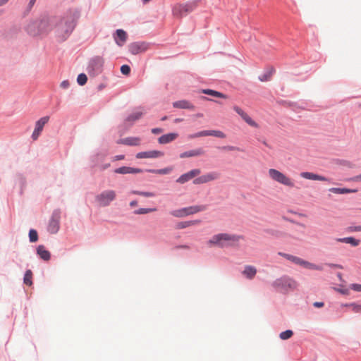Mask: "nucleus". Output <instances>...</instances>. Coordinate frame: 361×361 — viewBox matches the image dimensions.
I'll return each mask as SVG.
<instances>
[{"label":"nucleus","mask_w":361,"mask_h":361,"mask_svg":"<svg viewBox=\"0 0 361 361\" xmlns=\"http://www.w3.org/2000/svg\"><path fill=\"white\" fill-rule=\"evenodd\" d=\"M144 112L143 111H137V112H135L130 115H129L126 120V122H130V123H133L135 122V121L140 119L142 116L143 115Z\"/></svg>","instance_id":"29"},{"label":"nucleus","mask_w":361,"mask_h":361,"mask_svg":"<svg viewBox=\"0 0 361 361\" xmlns=\"http://www.w3.org/2000/svg\"><path fill=\"white\" fill-rule=\"evenodd\" d=\"M172 171V168L168 167L165 169H157V170H149V172L157 173V174H167L169 173Z\"/></svg>","instance_id":"37"},{"label":"nucleus","mask_w":361,"mask_h":361,"mask_svg":"<svg viewBox=\"0 0 361 361\" xmlns=\"http://www.w3.org/2000/svg\"><path fill=\"white\" fill-rule=\"evenodd\" d=\"M271 75V73H269V76H267V75H264L260 77L259 79L261 81L268 80Z\"/></svg>","instance_id":"52"},{"label":"nucleus","mask_w":361,"mask_h":361,"mask_svg":"<svg viewBox=\"0 0 361 361\" xmlns=\"http://www.w3.org/2000/svg\"><path fill=\"white\" fill-rule=\"evenodd\" d=\"M235 111L239 114L241 118L250 126L258 128L257 123L254 121L245 112H244L240 107L235 106L233 107Z\"/></svg>","instance_id":"16"},{"label":"nucleus","mask_w":361,"mask_h":361,"mask_svg":"<svg viewBox=\"0 0 361 361\" xmlns=\"http://www.w3.org/2000/svg\"><path fill=\"white\" fill-rule=\"evenodd\" d=\"M70 85V83L68 80H63L61 82L60 87L63 89H67Z\"/></svg>","instance_id":"47"},{"label":"nucleus","mask_w":361,"mask_h":361,"mask_svg":"<svg viewBox=\"0 0 361 361\" xmlns=\"http://www.w3.org/2000/svg\"><path fill=\"white\" fill-rule=\"evenodd\" d=\"M204 154V151L202 149L199 148L196 149L190 150L188 152H183L180 154V157L182 159L188 158L192 157H197L202 155Z\"/></svg>","instance_id":"23"},{"label":"nucleus","mask_w":361,"mask_h":361,"mask_svg":"<svg viewBox=\"0 0 361 361\" xmlns=\"http://www.w3.org/2000/svg\"><path fill=\"white\" fill-rule=\"evenodd\" d=\"M257 274V269L250 265L245 267L243 274L248 279H252Z\"/></svg>","instance_id":"25"},{"label":"nucleus","mask_w":361,"mask_h":361,"mask_svg":"<svg viewBox=\"0 0 361 361\" xmlns=\"http://www.w3.org/2000/svg\"><path fill=\"white\" fill-rule=\"evenodd\" d=\"M32 273L31 270H27L23 279L24 283L27 286H31L32 284Z\"/></svg>","instance_id":"33"},{"label":"nucleus","mask_w":361,"mask_h":361,"mask_svg":"<svg viewBox=\"0 0 361 361\" xmlns=\"http://www.w3.org/2000/svg\"><path fill=\"white\" fill-rule=\"evenodd\" d=\"M164 156V153L158 150H152L147 152H141L136 154L137 159L158 158Z\"/></svg>","instance_id":"14"},{"label":"nucleus","mask_w":361,"mask_h":361,"mask_svg":"<svg viewBox=\"0 0 361 361\" xmlns=\"http://www.w3.org/2000/svg\"><path fill=\"white\" fill-rule=\"evenodd\" d=\"M35 1L36 0H30L29 3L30 6H32L35 4Z\"/></svg>","instance_id":"56"},{"label":"nucleus","mask_w":361,"mask_h":361,"mask_svg":"<svg viewBox=\"0 0 361 361\" xmlns=\"http://www.w3.org/2000/svg\"><path fill=\"white\" fill-rule=\"evenodd\" d=\"M178 247L182 248V249H189V246H188V245H180V246H178Z\"/></svg>","instance_id":"55"},{"label":"nucleus","mask_w":361,"mask_h":361,"mask_svg":"<svg viewBox=\"0 0 361 361\" xmlns=\"http://www.w3.org/2000/svg\"><path fill=\"white\" fill-rule=\"evenodd\" d=\"M205 209L206 206L204 205H195L184 208L185 216L192 215Z\"/></svg>","instance_id":"21"},{"label":"nucleus","mask_w":361,"mask_h":361,"mask_svg":"<svg viewBox=\"0 0 361 361\" xmlns=\"http://www.w3.org/2000/svg\"><path fill=\"white\" fill-rule=\"evenodd\" d=\"M104 64V59L102 57L97 56L93 59L91 65L97 70L100 71Z\"/></svg>","instance_id":"30"},{"label":"nucleus","mask_w":361,"mask_h":361,"mask_svg":"<svg viewBox=\"0 0 361 361\" xmlns=\"http://www.w3.org/2000/svg\"><path fill=\"white\" fill-rule=\"evenodd\" d=\"M219 176L220 175L217 172H210L195 178L193 183L196 185L204 184L216 180L219 178Z\"/></svg>","instance_id":"12"},{"label":"nucleus","mask_w":361,"mask_h":361,"mask_svg":"<svg viewBox=\"0 0 361 361\" xmlns=\"http://www.w3.org/2000/svg\"><path fill=\"white\" fill-rule=\"evenodd\" d=\"M137 205V202L136 200H133L130 202V206L133 207Z\"/></svg>","instance_id":"54"},{"label":"nucleus","mask_w":361,"mask_h":361,"mask_svg":"<svg viewBox=\"0 0 361 361\" xmlns=\"http://www.w3.org/2000/svg\"><path fill=\"white\" fill-rule=\"evenodd\" d=\"M329 190L334 193H337V194H345V193L357 192V190H350V189H347V188H331Z\"/></svg>","instance_id":"31"},{"label":"nucleus","mask_w":361,"mask_h":361,"mask_svg":"<svg viewBox=\"0 0 361 361\" xmlns=\"http://www.w3.org/2000/svg\"><path fill=\"white\" fill-rule=\"evenodd\" d=\"M179 121H180V119H176V122H178Z\"/></svg>","instance_id":"62"},{"label":"nucleus","mask_w":361,"mask_h":361,"mask_svg":"<svg viewBox=\"0 0 361 361\" xmlns=\"http://www.w3.org/2000/svg\"><path fill=\"white\" fill-rule=\"evenodd\" d=\"M162 131H163V130L161 128H159L152 129V133L154 134H159V133H162Z\"/></svg>","instance_id":"48"},{"label":"nucleus","mask_w":361,"mask_h":361,"mask_svg":"<svg viewBox=\"0 0 361 361\" xmlns=\"http://www.w3.org/2000/svg\"><path fill=\"white\" fill-rule=\"evenodd\" d=\"M337 242L345 243L352 245L353 246H357L360 241L353 237H346L343 238H336Z\"/></svg>","instance_id":"28"},{"label":"nucleus","mask_w":361,"mask_h":361,"mask_svg":"<svg viewBox=\"0 0 361 361\" xmlns=\"http://www.w3.org/2000/svg\"><path fill=\"white\" fill-rule=\"evenodd\" d=\"M125 158L124 155H117L113 158L114 161L122 160Z\"/></svg>","instance_id":"51"},{"label":"nucleus","mask_w":361,"mask_h":361,"mask_svg":"<svg viewBox=\"0 0 361 361\" xmlns=\"http://www.w3.org/2000/svg\"><path fill=\"white\" fill-rule=\"evenodd\" d=\"M178 136V133H176L165 134L159 137L158 142L161 145L167 144L175 140Z\"/></svg>","instance_id":"19"},{"label":"nucleus","mask_w":361,"mask_h":361,"mask_svg":"<svg viewBox=\"0 0 361 361\" xmlns=\"http://www.w3.org/2000/svg\"><path fill=\"white\" fill-rule=\"evenodd\" d=\"M300 176L303 178L314 180H320V181H328L329 179L324 176H319L311 172H302L300 173Z\"/></svg>","instance_id":"18"},{"label":"nucleus","mask_w":361,"mask_h":361,"mask_svg":"<svg viewBox=\"0 0 361 361\" xmlns=\"http://www.w3.org/2000/svg\"><path fill=\"white\" fill-rule=\"evenodd\" d=\"M60 213L54 212L49 220L47 230L51 234H55L59 229L60 224Z\"/></svg>","instance_id":"9"},{"label":"nucleus","mask_w":361,"mask_h":361,"mask_svg":"<svg viewBox=\"0 0 361 361\" xmlns=\"http://www.w3.org/2000/svg\"><path fill=\"white\" fill-rule=\"evenodd\" d=\"M268 175L272 180L277 182L283 185L288 188L295 187L294 180L279 170L275 169H270L268 171Z\"/></svg>","instance_id":"3"},{"label":"nucleus","mask_w":361,"mask_h":361,"mask_svg":"<svg viewBox=\"0 0 361 361\" xmlns=\"http://www.w3.org/2000/svg\"><path fill=\"white\" fill-rule=\"evenodd\" d=\"M149 49V44L147 42H133L128 45V50L132 54H138Z\"/></svg>","instance_id":"11"},{"label":"nucleus","mask_w":361,"mask_h":361,"mask_svg":"<svg viewBox=\"0 0 361 361\" xmlns=\"http://www.w3.org/2000/svg\"><path fill=\"white\" fill-rule=\"evenodd\" d=\"M293 334V331L291 330H286L285 331H283L280 334L279 337L282 340H286L290 338Z\"/></svg>","instance_id":"40"},{"label":"nucleus","mask_w":361,"mask_h":361,"mask_svg":"<svg viewBox=\"0 0 361 361\" xmlns=\"http://www.w3.org/2000/svg\"><path fill=\"white\" fill-rule=\"evenodd\" d=\"M203 136H208V130L200 131V132H198L197 133L190 135L188 136V137L190 139H194V138H197V137H203Z\"/></svg>","instance_id":"41"},{"label":"nucleus","mask_w":361,"mask_h":361,"mask_svg":"<svg viewBox=\"0 0 361 361\" xmlns=\"http://www.w3.org/2000/svg\"><path fill=\"white\" fill-rule=\"evenodd\" d=\"M199 2L200 0H193L185 4H176L173 8V15L177 18H182L194 11L197 7Z\"/></svg>","instance_id":"4"},{"label":"nucleus","mask_w":361,"mask_h":361,"mask_svg":"<svg viewBox=\"0 0 361 361\" xmlns=\"http://www.w3.org/2000/svg\"><path fill=\"white\" fill-rule=\"evenodd\" d=\"M114 172L119 174H127V173H139L142 172L140 169L132 168L128 166H122L115 169Z\"/></svg>","instance_id":"20"},{"label":"nucleus","mask_w":361,"mask_h":361,"mask_svg":"<svg viewBox=\"0 0 361 361\" xmlns=\"http://www.w3.org/2000/svg\"><path fill=\"white\" fill-rule=\"evenodd\" d=\"M53 18L54 17H43L37 20L39 35L47 33L52 29L54 30Z\"/></svg>","instance_id":"8"},{"label":"nucleus","mask_w":361,"mask_h":361,"mask_svg":"<svg viewBox=\"0 0 361 361\" xmlns=\"http://www.w3.org/2000/svg\"><path fill=\"white\" fill-rule=\"evenodd\" d=\"M37 254L39 255V257L45 260L48 261L50 259V252L47 250L44 245H39L37 249Z\"/></svg>","instance_id":"26"},{"label":"nucleus","mask_w":361,"mask_h":361,"mask_svg":"<svg viewBox=\"0 0 361 361\" xmlns=\"http://www.w3.org/2000/svg\"><path fill=\"white\" fill-rule=\"evenodd\" d=\"M114 38L116 44L119 47H122L126 43L128 35L123 30L118 29L116 31Z\"/></svg>","instance_id":"15"},{"label":"nucleus","mask_w":361,"mask_h":361,"mask_svg":"<svg viewBox=\"0 0 361 361\" xmlns=\"http://www.w3.org/2000/svg\"><path fill=\"white\" fill-rule=\"evenodd\" d=\"M157 209L155 208H140L134 212L135 214H145L149 212H155Z\"/></svg>","instance_id":"36"},{"label":"nucleus","mask_w":361,"mask_h":361,"mask_svg":"<svg viewBox=\"0 0 361 361\" xmlns=\"http://www.w3.org/2000/svg\"><path fill=\"white\" fill-rule=\"evenodd\" d=\"M353 180L354 181H361V174L354 177Z\"/></svg>","instance_id":"53"},{"label":"nucleus","mask_w":361,"mask_h":361,"mask_svg":"<svg viewBox=\"0 0 361 361\" xmlns=\"http://www.w3.org/2000/svg\"><path fill=\"white\" fill-rule=\"evenodd\" d=\"M49 120V116H44V117L41 118L40 119H39L35 123V127L34 131L32 134V138L34 140H36L38 139L39 135L41 134V133L43 130L44 126H45V124H47L48 123Z\"/></svg>","instance_id":"10"},{"label":"nucleus","mask_w":361,"mask_h":361,"mask_svg":"<svg viewBox=\"0 0 361 361\" xmlns=\"http://www.w3.org/2000/svg\"><path fill=\"white\" fill-rule=\"evenodd\" d=\"M174 108L185 109H194L195 106L187 100H180L173 103Z\"/></svg>","instance_id":"24"},{"label":"nucleus","mask_w":361,"mask_h":361,"mask_svg":"<svg viewBox=\"0 0 361 361\" xmlns=\"http://www.w3.org/2000/svg\"><path fill=\"white\" fill-rule=\"evenodd\" d=\"M109 166H110V164H106V165H104V166H103L102 169H107L108 167H109Z\"/></svg>","instance_id":"57"},{"label":"nucleus","mask_w":361,"mask_h":361,"mask_svg":"<svg viewBox=\"0 0 361 361\" xmlns=\"http://www.w3.org/2000/svg\"><path fill=\"white\" fill-rule=\"evenodd\" d=\"M117 143L128 146H138L141 143V139L138 137H128L118 140Z\"/></svg>","instance_id":"17"},{"label":"nucleus","mask_w":361,"mask_h":361,"mask_svg":"<svg viewBox=\"0 0 361 361\" xmlns=\"http://www.w3.org/2000/svg\"><path fill=\"white\" fill-rule=\"evenodd\" d=\"M87 78L85 74L80 73V75H78L77 81L80 85H84L87 82Z\"/></svg>","instance_id":"43"},{"label":"nucleus","mask_w":361,"mask_h":361,"mask_svg":"<svg viewBox=\"0 0 361 361\" xmlns=\"http://www.w3.org/2000/svg\"><path fill=\"white\" fill-rule=\"evenodd\" d=\"M171 214L175 217H179V218L186 216L184 208L171 211Z\"/></svg>","instance_id":"35"},{"label":"nucleus","mask_w":361,"mask_h":361,"mask_svg":"<svg viewBox=\"0 0 361 361\" xmlns=\"http://www.w3.org/2000/svg\"><path fill=\"white\" fill-rule=\"evenodd\" d=\"M78 17L76 11H69L61 18H53L54 30L59 40L64 41L70 36L75 26Z\"/></svg>","instance_id":"1"},{"label":"nucleus","mask_w":361,"mask_h":361,"mask_svg":"<svg viewBox=\"0 0 361 361\" xmlns=\"http://www.w3.org/2000/svg\"><path fill=\"white\" fill-rule=\"evenodd\" d=\"M166 119H167V116H166L161 118V121H165Z\"/></svg>","instance_id":"58"},{"label":"nucleus","mask_w":361,"mask_h":361,"mask_svg":"<svg viewBox=\"0 0 361 361\" xmlns=\"http://www.w3.org/2000/svg\"><path fill=\"white\" fill-rule=\"evenodd\" d=\"M202 92L205 94H209L215 97H219L223 99H227L228 96L216 90H210V89H204L202 90Z\"/></svg>","instance_id":"27"},{"label":"nucleus","mask_w":361,"mask_h":361,"mask_svg":"<svg viewBox=\"0 0 361 361\" xmlns=\"http://www.w3.org/2000/svg\"><path fill=\"white\" fill-rule=\"evenodd\" d=\"M331 267H338V265H335V264H331Z\"/></svg>","instance_id":"61"},{"label":"nucleus","mask_w":361,"mask_h":361,"mask_svg":"<svg viewBox=\"0 0 361 361\" xmlns=\"http://www.w3.org/2000/svg\"><path fill=\"white\" fill-rule=\"evenodd\" d=\"M219 149L222 150H226V151H240V149L235 146H224L221 147H219Z\"/></svg>","instance_id":"45"},{"label":"nucleus","mask_w":361,"mask_h":361,"mask_svg":"<svg viewBox=\"0 0 361 361\" xmlns=\"http://www.w3.org/2000/svg\"><path fill=\"white\" fill-rule=\"evenodd\" d=\"M121 72L123 74V75H128L130 72V68L129 66L128 65H123L121 67Z\"/></svg>","instance_id":"44"},{"label":"nucleus","mask_w":361,"mask_h":361,"mask_svg":"<svg viewBox=\"0 0 361 361\" xmlns=\"http://www.w3.org/2000/svg\"><path fill=\"white\" fill-rule=\"evenodd\" d=\"M202 99H206V100H209L208 98L205 97H202Z\"/></svg>","instance_id":"60"},{"label":"nucleus","mask_w":361,"mask_h":361,"mask_svg":"<svg viewBox=\"0 0 361 361\" xmlns=\"http://www.w3.org/2000/svg\"><path fill=\"white\" fill-rule=\"evenodd\" d=\"M199 222H200V221H198V220L180 222L178 224L177 228L179 229L185 228L186 227L198 224Z\"/></svg>","instance_id":"32"},{"label":"nucleus","mask_w":361,"mask_h":361,"mask_svg":"<svg viewBox=\"0 0 361 361\" xmlns=\"http://www.w3.org/2000/svg\"><path fill=\"white\" fill-rule=\"evenodd\" d=\"M29 238L30 242H36L38 239L37 232L34 229L30 230Z\"/></svg>","instance_id":"42"},{"label":"nucleus","mask_w":361,"mask_h":361,"mask_svg":"<svg viewBox=\"0 0 361 361\" xmlns=\"http://www.w3.org/2000/svg\"><path fill=\"white\" fill-rule=\"evenodd\" d=\"M298 284L295 281L287 276H283L276 279L273 283V286L280 288L283 290H294Z\"/></svg>","instance_id":"7"},{"label":"nucleus","mask_w":361,"mask_h":361,"mask_svg":"<svg viewBox=\"0 0 361 361\" xmlns=\"http://www.w3.org/2000/svg\"><path fill=\"white\" fill-rule=\"evenodd\" d=\"M242 235L227 233H218L213 235L207 242L209 246H216L221 248L238 246Z\"/></svg>","instance_id":"2"},{"label":"nucleus","mask_w":361,"mask_h":361,"mask_svg":"<svg viewBox=\"0 0 361 361\" xmlns=\"http://www.w3.org/2000/svg\"><path fill=\"white\" fill-rule=\"evenodd\" d=\"M27 32L33 36L39 35L37 20L30 22L26 27Z\"/></svg>","instance_id":"22"},{"label":"nucleus","mask_w":361,"mask_h":361,"mask_svg":"<svg viewBox=\"0 0 361 361\" xmlns=\"http://www.w3.org/2000/svg\"><path fill=\"white\" fill-rule=\"evenodd\" d=\"M313 305L315 307L319 308V307H322L324 305V304L322 302H314Z\"/></svg>","instance_id":"50"},{"label":"nucleus","mask_w":361,"mask_h":361,"mask_svg":"<svg viewBox=\"0 0 361 361\" xmlns=\"http://www.w3.org/2000/svg\"><path fill=\"white\" fill-rule=\"evenodd\" d=\"M130 193L134 194V195L144 196L146 197H151L155 196V194L153 192H141V191H137V190H133L130 192Z\"/></svg>","instance_id":"38"},{"label":"nucleus","mask_w":361,"mask_h":361,"mask_svg":"<svg viewBox=\"0 0 361 361\" xmlns=\"http://www.w3.org/2000/svg\"><path fill=\"white\" fill-rule=\"evenodd\" d=\"M279 255L283 257L286 259L293 262L295 264H298L308 269H314V270H322V267L314 264L310 263L307 261H305L298 257L293 256L289 254L279 252Z\"/></svg>","instance_id":"5"},{"label":"nucleus","mask_w":361,"mask_h":361,"mask_svg":"<svg viewBox=\"0 0 361 361\" xmlns=\"http://www.w3.org/2000/svg\"><path fill=\"white\" fill-rule=\"evenodd\" d=\"M344 306L351 307L352 310L355 313H361V304L358 305L356 303H350L346 304Z\"/></svg>","instance_id":"39"},{"label":"nucleus","mask_w":361,"mask_h":361,"mask_svg":"<svg viewBox=\"0 0 361 361\" xmlns=\"http://www.w3.org/2000/svg\"><path fill=\"white\" fill-rule=\"evenodd\" d=\"M8 0H1V4L6 3Z\"/></svg>","instance_id":"59"},{"label":"nucleus","mask_w":361,"mask_h":361,"mask_svg":"<svg viewBox=\"0 0 361 361\" xmlns=\"http://www.w3.org/2000/svg\"><path fill=\"white\" fill-rule=\"evenodd\" d=\"M350 230L351 231H356V232H357V231H361V226H351V227L350 228Z\"/></svg>","instance_id":"49"},{"label":"nucleus","mask_w":361,"mask_h":361,"mask_svg":"<svg viewBox=\"0 0 361 361\" xmlns=\"http://www.w3.org/2000/svg\"><path fill=\"white\" fill-rule=\"evenodd\" d=\"M350 288L353 290H355L357 292H361V285L360 284L353 283L350 286Z\"/></svg>","instance_id":"46"},{"label":"nucleus","mask_w":361,"mask_h":361,"mask_svg":"<svg viewBox=\"0 0 361 361\" xmlns=\"http://www.w3.org/2000/svg\"><path fill=\"white\" fill-rule=\"evenodd\" d=\"M116 193L114 190H107L102 192L95 197L97 202L101 207H107L116 199Z\"/></svg>","instance_id":"6"},{"label":"nucleus","mask_w":361,"mask_h":361,"mask_svg":"<svg viewBox=\"0 0 361 361\" xmlns=\"http://www.w3.org/2000/svg\"><path fill=\"white\" fill-rule=\"evenodd\" d=\"M201 173L200 170L198 169H192L188 173H185L183 175H181L178 179L177 182L179 183H185L188 182V180H191L192 178L197 176Z\"/></svg>","instance_id":"13"},{"label":"nucleus","mask_w":361,"mask_h":361,"mask_svg":"<svg viewBox=\"0 0 361 361\" xmlns=\"http://www.w3.org/2000/svg\"><path fill=\"white\" fill-rule=\"evenodd\" d=\"M208 136H214L220 138H225L226 134L221 130H208Z\"/></svg>","instance_id":"34"}]
</instances>
